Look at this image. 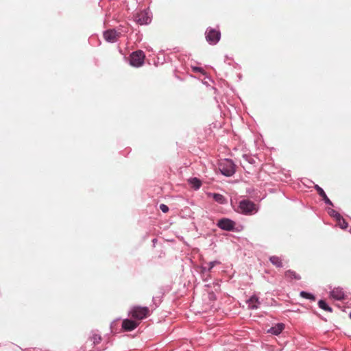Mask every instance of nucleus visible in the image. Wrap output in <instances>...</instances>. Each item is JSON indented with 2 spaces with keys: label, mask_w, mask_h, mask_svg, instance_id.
<instances>
[{
  "label": "nucleus",
  "mask_w": 351,
  "mask_h": 351,
  "mask_svg": "<svg viewBox=\"0 0 351 351\" xmlns=\"http://www.w3.org/2000/svg\"><path fill=\"white\" fill-rule=\"evenodd\" d=\"M89 339L93 342L94 345H97L100 343L101 337L100 334L97 333L95 331H92Z\"/></svg>",
  "instance_id": "nucleus-18"
},
{
  "label": "nucleus",
  "mask_w": 351,
  "mask_h": 351,
  "mask_svg": "<svg viewBox=\"0 0 351 351\" xmlns=\"http://www.w3.org/2000/svg\"><path fill=\"white\" fill-rule=\"evenodd\" d=\"M25 351H42L41 349L39 348H27Z\"/></svg>",
  "instance_id": "nucleus-29"
},
{
  "label": "nucleus",
  "mask_w": 351,
  "mask_h": 351,
  "mask_svg": "<svg viewBox=\"0 0 351 351\" xmlns=\"http://www.w3.org/2000/svg\"><path fill=\"white\" fill-rule=\"evenodd\" d=\"M206 195L208 197H212L216 202L219 204L223 205L227 204V199L220 193L208 192L206 193Z\"/></svg>",
  "instance_id": "nucleus-11"
},
{
  "label": "nucleus",
  "mask_w": 351,
  "mask_h": 351,
  "mask_svg": "<svg viewBox=\"0 0 351 351\" xmlns=\"http://www.w3.org/2000/svg\"><path fill=\"white\" fill-rule=\"evenodd\" d=\"M145 54L142 50H136L129 56V64L133 67L139 68L145 63Z\"/></svg>",
  "instance_id": "nucleus-5"
},
{
  "label": "nucleus",
  "mask_w": 351,
  "mask_h": 351,
  "mask_svg": "<svg viewBox=\"0 0 351 351\" xmlns=\"http://www.w3.org/2000/svg\"><path fill=\"white\" fill-rule=\"evenodd\" d=\"M285 326L283 323H278L271 327L268 330L267 332L270 333L273 335H280L282 330L285 329Z\"/></svg>",
  "instance_id": "nucleus-15"
},
{
  "label": "nucleus",
  "mask_w": 351,
  "mask_h": 351,
  "mask_svg": "<svg viewBox=\"0 0 351 351\" xmlns=\"http://www.w3.org/2000/svg\"><path fill=\"white\" fill-rule=\"evenodd\" d=\"M133 19L135 22L141 25H149L152 22V14L149 8L144 9L134 13Z\"/></svg>",
  "instance_id": "nucleus-4"
},
{
  "label": "nucleus",
  "mask_w": 351,
  "mask_h": 351,
  "mask_svg": "<svg viewBox=\"0 0 351 351\" xmlns=\"http://www.w3.org/2000/svg\"><path fill=\"white\" fill-rule=\"evenodd\" d=\"M243 158L250 164L255 163V160L250 156L244 155Z\"/></svg>",
  "instance_id": "nucleus-26"
},
{
  "label": "nucleus",
  "mask_w": 351,
  "mask_h": 351,
  "mask_svg": "<svg viewBox=\"0 0 351 351\" xmlns=\"http://www.w3.org/2000/svg\"><path fill=\"white\" fill-rule=\"evenodd\" d=\"M206 42L212 46L216 45L221 37V31L219 28L208 27L204 33Z\"/></svg>",
  "instance_id": "nucleus-2"
},
{
  "label": "nucleus",
  "mask_w": 351,
  "mask_h": 351,
  "mask_svg": "<svg viewBox=\"0 0 351 351\" xmlns=\"http://www.w3.org/2000/svg\"><path fill=\"white\" fill-rule=\"evenodd\" d=\"M218 169L221 176H233L236 171V165L232 159H221L218 162Z\"/></svg>",
  "instance_id": "nucleus-1"
},
{
  "label": "nucleus",
  "mask_w": 351,
  "mask_h": 351,
  "mask_svg": "<svg viewBox=\"0 0 351 351\" xmlns=\"http://www.w3.org/2000/svg\"><path fill=\"white\" fill-rule=\"evenodd\" d=\"M236 223L229 218H221L217 221V226L219 228L223 230L232 232L234 229V226Z\"/></svg>",
  "instance_id": "nucleus-7"
},
{
  "label": "nucleus",
  "mask_w": 351,
  "mask_h": 351,
  "mask_svg": "<svg viewBox=\"0 0 351 351\" xmlns=\"http://www.w3.org/2000/svg\"><path fill=\"white\" fill-rule=\"evenodd\" d=\"M238 210V212L245 215H251L258 212L256 204L249 199L241 200L239 203Z\"/></svg>",
  "instance_id": "nucleus-3"
},
{
  "label": "nucleus",
  "mask_w": 351,
  "mask_h": 351,
  "mask_svg": "<svg viewBox=\"0 0 351 351\" xmlns=\"http://www.w3.org/2000/svg\"><path fill=\"white\" fill-rule=\"evenodd\" d=\"M318 306L324 311L328 312H332V308L328 304V303L324 300H319L318 302Z\"/></svg>",
  "instance_id": "nucleus-20"
},
{
  "label": "nucleus",
  "mask_w": 351,
  "mask_h": 351,
  "mask_svg": "<svg viewBox=\"0 0 351 351\" xmlns=\"http://www.w3.org/2000/svg\"><path fill=\"white\" fill-rule=\"evenodd\" d=\"M315 189L317 191L319 195L322 197V200L324 202V203L326 204L333 206V203L328 197L327 195L326 194L325 191H324V189L322 187H320L317 184H315Z\"/></svg>",
  "instance_id": "nucleus-13"
},
{
  "label": "nucleus",
  "mask_w": 351,
  "mask_h": 351,
  "mask_svg": "<svg viewBox=\"0 0 351 351\" xmlns=\"http://www.w3.org/2000/svg\"><path fill=\"white\" fill-rule=\"evenodd\" d=\"M330 295L335 300H341L344 298V292L342 288H334L330 292Z\"/></svg>",
  "instance_id": "nucleus-14"
},
{
  "label": "nucleus",
  "mask_w": 351,
  "mask_h": 351,
  "mask_svg": "<svg viewBox=\"0 0 351 351\" xmlns=\"http://www.w3.org/2000/svg\"><path fill=\"white\" fill-rule=\"evenodd\" d=\"M188 183L190 185L191 188L195 191L199 190L202 184V181L197 177H191L190 178H189Z\"/></svg>",
  "instance_id": "nucleus-16"
},
{
  "label": "nucleus",
  "mask_w": 351,
  "mask_h": 351,
  "mask_svg": "<svg viewBox=\"0 0 351 351\" xmlns=\"http://www.w3.org/2000/svg\"><path fill=\"white\" fill-rule=\"evenodd\" d=\"M247 304L248 308L255 310L259 308L261 302L256 295H253L247 300Z\"/></svg>",
  "instance_id": "nucleus-12"
},
{
  "label": "nucleus",
  "mask_w": 351,
  "mask_h": 351,
  "mask_svg": "<svg viewBox=\"0 0 351 351\" xmlns=\"http://www.w3.org/2000/svg\"><path fill=\"white\" fill-rule=\"evenodd\" d=\"M138 325V322L129 319H125L122 322V328L125 331H132L134 330Z\"/></svg>",
  "instance_id": "nucleus-10"
},
{
  "label": "nucleus",
  "mask_w": 351,
  "mask_h": 351,
  "mask_svg": "<svg viewBox=\"0 0 351 351\" xmlns=\"http://www.w3.org/2000/svg\"><path fill=\"white\" fill-rule=\"evenodd\" d=\"M327 212L328 215L335 219L339 218L341 215L332 208H328Z\"/></svg>",
  "instance_id": "nucleus-24"
},
{
  "label": "nucleus",
  "mask_w": 351,
  "mask_h": 351,
  "mask_svg": "<svg viewBox=\"0 0 351 351\" xmlns=\"http://www.w3.org/2000/svg\"><path fill=\"white\" fill-rule=\"evenodd\" d=\"M192 71L195 73H204V70L202 67L197 66H191Z\"/></svg>",
  "instance_id": "nucleus-25"
},
{
  "label": "nucleus",
  "mask_w": 351,
  "mask_h": 351,
  "mask_svg": "<svg viewBox=\"0 0 351 351\" xmlns=\"http://www.w3.org/2000/svg\"><path fill=\"white\" fill-rule=\"evenodd\" d=\"M350 319H351V312H350Z\"/></svg>",
  "instance_id": "nucleus-32"
},
{
  "label": "nucleus",
  "mask_w": 351,
  "mask_h": 351,
  "mask_svg": "<svg viewBox=\"0 0 351 351\" xmlns=\"http://www.w3.org/2000/svg\"><path fill=\"white\" fill-rule=\"evenodd\" d=\"M231 59H232V58H230V57H228V55H226V56H225L224 62H226V63L228 60H231Z\"/></svg>",
  "instance_id": "nucleus-30"
},
{
  "label": "nucleus",
  "mask_w": 351,
  "mask_h": 351,
  "mask_svg": "<svg viewBox=\"0 0 351 351\" xmlns=\"http://www.w3.org/2000/svg\"><path fill=\"white\" fill-rule=\"evenodd\" d=\"M157 242V239L154 238L152 239V243L154 244V245H155V243Z\"/></svg>",
  "instance_id": "nucleus-31"
},
{
  "label": "nucleus",
  "mask_w": 351,
  "mask_h": 351,
  "mask_svg": "<svg viewBox=\"0 0 351 351\" xmlns=\"http://www.w3.org/2000/svg\"><path fill=\"white\" fill-rule=\"evenodd\" d=\"M336 221H337L338 223V226L341 228V229H346L348 226V223L346 222V221L343 218V217L341 215L339 218H337L336 219Z\"/></svg>",
  "instance_id": "nucleus-23"
},
{
  "label": "nucleus",
  "mask_w": 351,
  "mask_h": 351,
  "mask_svg": "<svg viewBox=\"0 0 351 351\" xmlns=\"http://www.w3.org/2000/svg\"><path fill=\"white\" fill-rule=\"evenodd\" d=\"M221 264V262L215 260L208 263V266L200 267V274L204 281H206L210 277L209 272L211 271L212 269L217 265Z\"/></svg>",
  "instance_id": "nucleus-8"
},
{
  "label": "nucleus",
  "mask_w": 351,
  "mask_h": 351,
  "mask_svg": "<svg viewBox=\"0 0 351 351\" xmlns=\"http://www.w3.org/2000/svg\"><path fill=\"white\" fill-rule=\"evenodd\" d=\"M149 314V308L147 306H134L129 311V315L136 319H143Z\"/></svg>",
  "instance_id": "nucleus-6"
},
{
  "label": "nucleus",
  "mask_w": 351,
  "mask_h": 351,
  "mask_svg": "<svg viewBox=\"0 0 351 351\" xmlns=\"http://www.w3.org/2000/svg\"><path fill=\"white\" fill-rule=\"evenodd\" d=\"M234 230H232V232H239L243 230V226L242 225L236 226V225H235V226H234Z\"/></svg>",
  "instance_id": "nucleus-28"
},
{
  "label": "nucleus",
  "mask_w": 351,
  "mask_h": 351,
  "mask_svg": "<svg viewBox=\"0 0 351 351\" xmlns=\"http://www.w3.org/2000/svg\"><path fill=\"white\" fill-rule=\"evenodd\" d=\"M160 209L161 210V211L164 213H166L169 211V207L164 204H161L160 205Z\"/></svg>",
  "instance_id": "nucleus-27"
},
{
  "label": "nucleus",
  "mask_w": 351,
  "mask_h": 351,
  "mask_svg": "<svg viewBox=\"0 0 351 351\" xmlns=\"http://www.w3.org/2000/svg\"><path fill=\"white\" fill-rule=\"evenodd\" d=\"M269 261L271 263L276 267L281 268L283 267L282 260L277 256H271L269 257Z\"/></svg>",
  "instance_id": "nucleus-17"
},
{
  "label": "nucleus",
  "mask_w": 351,
  "mask_h": 351,
  "mask_svg": "<svg viewBox=\"0 0 351 351\" xmlns=\"http://www.w3.org/2000/svg\"><path fill=\"white\" fill-rule=\"evenodd\" d=\"M162 296L163 293L161 292L159 295L154 296L152 298V302L153 304H154L155 308L158 307L162 302Z\"/></svg>",
  "instance_id": "nucleus-22"
},
{
  "label": "nucleus",
  "mask_w": 351,
  "mask_h": 351,
  "mask_svg": "<svg viewBox=\"0 0 351 351\" xmlns=\"http://www.w3.org/2000/svg\"><path fill=\"white\" fill-rule=\"evenodd\" d=\"M300 295L302 298L307 299V300H309L311 301H315V296L313 293L307 292V291H300Z\"/></svg>",
  "instance_id": "nucleus-21"
},
{
  "label": "nucleus",
  "mask_w": 351,
  "mask_h": 351,
  "mask_svg": "<svg viewBox=\"0 0 351 351\" xmlns=\"http://www.w3.org/2000/svg\"><path fill=\"white\" fill-rule=\"evenodd\" d=\"M121 33L117 32L115 29H108L103 32V36L105 40L109 43L117 42V38L119 37Z\"/></svg>",
  "instance_id": "nucleus-9"
},
{
  "label": "nucleus",
  "mask_w": 351,
  "mask_h": 351,
  "mask_svg": "<svg viewBox=\"0 0 351 351\" xmlns=\"http://www.w3.org/2000/svg\"><path fill=\"white\" fill-rule=\"evenodd\" d=\"M285 277L288 278L294 279V280H299L301 279V277L299 274H298L295 271L291 270V269L287 270L285 272Z\"/></svg>",
  "instance_id": "nucleus-19"
}]
</instances>
